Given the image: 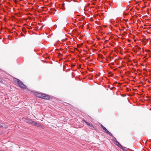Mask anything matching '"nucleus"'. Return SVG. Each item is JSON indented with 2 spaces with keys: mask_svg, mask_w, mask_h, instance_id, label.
<instances>
[{
  "mask_svg": "<svg viewBox=\"0 0 151 151\" xmlns=\"http://www.w3.org/2000/svg\"><path fill=\"white\" fill-rule=\"evenodd\" d=\"M14 80V82L19 85L20 88L23 89H26V86L18 79L15 78Z\"/></svg>",
  "mask_w": 151,
  "mask_h": 151,
  "instance_id": "obj_1",
  "label": "nucleus"
},
{
  "mask_svg": "<svg viewBox=\"0 0 151 151\" xmlns=\"http://www.w3.org/2000/svg\"><path fill=\"white\" fill-rule=\"evenodd\" d=\"M35 95L37 97L44 99H47V95L39 93H35Z\"/></svg>",
  "mask_w": 151,
  "mask_h": 151,
  "instance_id": "obj_2",
  "label": "nucleus"
},
{
  "mask_svg": "<svg viewBox=\"0 0 151 151\" xmlns=\"http://www.w3.org/2000/svg\"><path fill=\"white\" fill-rule=\"evenodd\" d=\"M101 127L103 128V129L105 131V132L108 134H109L110 136H113L112 134L103 125H101Z\"/></svg>",
  "mask_w": 151,
  "mask_h": 151,
  "instance_id": "obj_3",
  "label": "nucleus"
},
{
  "mask_svg": "<svg viewBox=\"0 0 151 151\" xmlns=\"http://www.w3.org/2000/svg\"><path fill=\"white\" fill-rule=\"evenodd\" d=\"M112 137H113V139L114 140V141L116 143H115V144L118 146H121V145L120 144V143H119V142L117 140L116 138L113 135V136H111Z\"/></svg>",
  "mask_w": 151,
  "mask_h": 151,
  "instance_id": "obj_4",
  "label": "nucleus"
},
{
  "mask_svg": "<svg viewBox=\"0 0 151 151\" xmlns=\"http://www.w3.org/2000/svg\"><path fill=\"white\" fill-rule=\"evenodd\" d=\"M83 121L89 127H93V128H94L92 124L86 122L85 120H84Z\"/></svg>",
  "mask_w": 151,
  "mask_h": 151,
  "instance_id": "obj_5",
  "label": "nucleus"
},
{
  "mask_svg": "<svg viewBox=\"0 0 151 151\" xmlns=\"http://www.w3.org/2000/svg\"><path fill=\"white\" fill-rule=\"evenodd\" d=\"M28 122L31 124H32L34 125L35 126L36 124V122H35L32 121L31 119H29V120Z\"/></svg>",
  "mask_w": 151,
  "mask_h": 151,
  "instance_id": "obj_6",
  "label": "nucleus"
},
{
  "mask_svg": "<svg viewBox=\"0 0 151 151\" xmlns=\"http://www.w3.org/2000/svg\"><path fill=\"white\" fill-rule=\"evenodd\" d=\"M35 126H37V127H41L42 128L43 127V126L41 124L37 122H36V124Z\"/></svg>",
  "mask_w": 151,
  "mask_h": 151,
  "instance_id": "obj_7",
  "label": "nucleus"
},
{
  "mask_svg": "<svg viewBox=\"0 0 151 151\" xmlns=\"http://www.w3.org/2000/svg\"><path fill=\"white\" fill-rule=\"evenodd\" d=\"M2 81V78H0V82H1Z\"/></svg>",
  "mask_w": 151,
  "mask_h": 151,
  "instance_id": "obj_8",
  "label": "nucleus"
},
{
  "mask_svg": "<svg viewBox=\"0 0 151 151\" xmlns=\"http://www.w3.org/2000/svg\"><path fill=\"white\" fill-rule=\"evenodd\" d=\"M47 98H48V100H49L50 99V96H49L48 95V97H47Z\"/></svg>",
  "mask_w": 151,
  "mask_h": 151,
  "instance_id": "obj_9",
  "label": "nucleus"
},
{
  "mask_svg": "<svg viewBox=\"0 0 151 151\" xmlns=\"http://www.w3.org/2000/svg\"><path fill=\"white\" fill-rule=\"evenodd\" d=\"M49 31H50V30H51V29H50V28H48V31H49Z\"/></svg>",
  "mask_w": 151,
  "mask_h": 151,
  "instance_id": "obj_10",
  "label": "nucleus"
},
{
  "mask_svg": "<svg viewBox=\"0 0 151 151\" xmlns=\"http://www.w3.org/2000/svg\"><path fill=\"white\" fill-rule=\"evenodd\" d=\"M52 35V34H51V35H49V36H51V35Z\"/></svg>",
  "mask_w": 151,
  "mask_h": 151,
  "instance_id": "obj_11",
  "label": "nucleus"
},
{
  "mask_svg": "<svg viewBox=\"0 0 151 151\" xmlns=\"http://www.w3.org/2000/svg\"><path fill=\"white\" fill-rule=\"evenodd\" d=\"M50 10H51V9L50 8Z\"/></svg>",
  "mask_w": 151,
  "mask_h": 151,
  "instance_id": "obj_12",
  "label": "nucleus"
}]
</instances>
